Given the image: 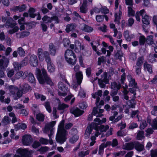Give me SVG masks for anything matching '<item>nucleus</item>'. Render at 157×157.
Listing matches in <instances>:
<instances>
[{
  "mask_svg": "<svg viewBox=\"0 0 157 157\" xmlns=\"http://www.w3.org/2000/svg\"><path fill=\"white\" fill-rule=\"evenodd\" d=\"M37 56L40 61L42 62L44 59L46 62H49L51 59L49 52L47 51H43L42 49L39 48L37 50Z\"/></svg>",
  "mask_w": 157,
  "mask_h": 157,
  "instance_id": "20e7f679",
  "label": "nucleus"
},
{
  "mask_svg": "<svg viewBox=\"0 0 157 157\" xmlns=\"http://www.w3.org/2000/svg\"><path fill=\"white\" fill-rule=\"evenodd\" d=\"M16 25V23L14 22H10L8 21H6L5 25V26L7 28L10 27L11 28H13Z\"/></svg>",
  "mask_w": 157,
  "mask_h": 157,
  "instance_id": "a19ab883",
  "label": "nucleus"
},
{
  "mask_svg": "<svg viewBox=\"0 0 157 157\" xmlns=\"http://www.w3.org/2000/svg\"><path fill=\"white\" fill-rule=\"evenodd\" d=\"M98 111L96 107H94L92 113L89 114L87 117V120L89 121L91 120L92 119L93 115H96L97 114Z\"/></svg>",
  "mask_w": 157,
  "mask_h": 157,
  "instance_id": "7c9ffc66",
  "label": "nucleus"
},
{
  "mask_svg": "<svg viewBox=\"0 0 157 157\" xmlns=\"http://www.w3.org/2000/svg\"><path fill=\"white\" fill-rule=\"evenodd\" d=\"M86 0H83L82 5L80 8V12L84 13H86L87 11V9L86 8V4L87 3Z\"/></svg>",
  "mask_w": 157,
  "mask_h": 157,
  "instance_id": "aec40b11",
  "label": "nucleus"
},
{
  "mask_svg": "<svg viewBox=\"0 0 157 157\" xmlns=\"http://www.w3.org/2000/svg\"><path fill=\"white\" fill-rule=\"evenodd\" d=\"M134 143V147L136 150L139 151H141L143 150L144 148L143 145L137 141H135Z\"/></svg>",
  "mask_w": 157,
  "mask_h": 157,
  "instance_id": "4be33fe9",
  "label": "nucleus"
},
{
  "mask_svg": "<svg viewBox=\"0 0 157 157\" xmlns=\"http://www.w3.org/2000/svg\"><path fill=\"white\" fill-rule=\"evenodd\" d=\"M146 41L148 44L151 45L153 47L154 45H155L153 40V36H152L151 35L147 36V37Z\"/></svg>",
  "mask_w": 157,
  "mask_h": 157,
  "instance_id": "2f4dec72",
  "label": "nucleus"
},
{
  "mask_svg": "<svg viewBox=\"0 0 157 157\" xmlns=\"http://www.w3.org/2000/svg\"><path fill=\"white\" fill-rule=\"evenodd\" d=\"M151 126L153 129H157V118L154 119L151 124Z\"/></svg>",
  "mask_w": 157,
  "mask_h": 157,
  "instance_id": "69168bd1",
  "label": "nucleus"
},
{
  "mask_svg": "<svg viewBox=\"0 0 157 157\" xmlns=\"http://www.w3.org/2000/svg\"><path fill=\"white\" fill-rule=\"evenodd\" d=\"M132 6H129L128 7V15L130 16H134L135 11L132 9Z\"/></svg>",
  "mask_w": 157,
  "mask_h": 157,
  "instance_id": "680f3d73",
  "label": "nucleus"
},
{
  "mask_svg": "<svg viewBox=\"0 0 157 157\" xmlns=\"http://www.w3.org/2000/svg\"><path fill=\"white\" fill-rule=\"evenodd\" d=\"M64 121H62L60 123L58 128V131L56 136L57 141L60 143H63L65 141V136L66 131L64 128Z\"/></svg>",
  "mask_w": 157,
  "mask_h": 157,
  "instance_id": "f03ea898",
  "label": "nucleus"
},
{
  "mask_svg": "<svg viewBox=\"0 0 157 157\" xmlns=\"http://www.w3.org/2000/svg\"><path fill=\"white\" fill-rule=\"evenodd\" d=\"M47 69L48 72L50 73H53L55 71V66L52 63L51 59L49 60V62H47Z\"/></svg>",
  "mask_w": 157,
  "mask_h": 157,
  "instance_id": "a211bd4d",
  "label": "nucleus"
},
{
  "mask_svg": "<svg viewBox=\"0 0 157 157\" xmlns=\"http://www.w3.org/2000/svg\"><path fill=\"white\" fill-rule=\"evenodd\" d=\"M144 67L145 70L147 71L150 73L152 72V67L151 65L146 62H145L144 64Z\"/></svg>",
  "mask_w": 157,
  "mask_h": 157,
  "instance_id": "bb28decb",
  "label": "nucleus"
},
{
  "mask_svg": "<svg viewBox=\"0 0 157 157\" xmlns=\"http://www.w3.org/2000/svg\"><path fill=\"white\" fill-rule=\"evenodd\" d=\"M144 58L143 56H141L138 58L137 59L136 66L137 67H140L143 63Z\"/></svg>",
  "mask_w": 157,
  "mask_h": 157,
  "instance_id": "58836bf2",
  "label": "nucleus"
},
{
  "mask_svg": "<svg viewBox=\"0 0 157 157\" xmlns=\"http://www.w3.org/2000/svg\"><path fill=\"white\" fill-rule=\"evenodd\" d=\"M89 153V150H87L85 151H81L79 153L78 155L79 157H84L85 155H88Z\"/></svg>",
  "mask_w": 157,
  "mask_h": 157,
  "instance_id": "338daca9",
  "label": "nucleus"
},
{
  "mask_svg": "<svg viewBox=\"0 0 157 157\" xmlns=\"http://www.w3.org/2000/svg\"><path fill=\"white\" fill-rule=\"evenodd\" d=\"M35 97L37 99H40L42 101H44L46 99V97L38 93L35 94Z\"/></svg>",
  "mask_w": 157,
  "mask_h": 157,
  "instance_id": "8fccbe9b",
  "label": "nucleus"
},
{
  "mask_svg": "<svg viewBox=\"0 0 157 157\" xmlns=\"http://www.w3.org/2000/svg\"><path fill=\"white\" fill-rule=\"evenodd\" d=\"M109 77L108 76L107 73L106 72L103 73V75H101V78L99 79L103 81L105 83H108L109 82Z\"/></svg>",
  "mask_w": 157,
  "mask_h": 157,
  "instance_id": "cd10ccee",
  "label": "nucleus"
},
{
  "mask_svg": "<svg viewBox=\"0 0 157 157\" xmlns=\"http://www.w3.org/2000/svg\"><path fill=\"white\" fill-rule=\"evenodd\" d=\"M17 52L19 56H25V52L22 47H20L18 48Z\"/></svg>",
  "mask_w": 157,
  "mask_h": 157,
  "instance_id": "864d4df0",
  "label": "nucleus"
},
{
  "mask_svg": "<svg viewBox=\"0 0 157 157\" xmlns=\"http://www.w3.org/2000/svg\"><path fill=\"white\" fill-rule=\"evenodd\" d=\"M144 132L142 131H139L137 133V138L140 140L144 137Z\"/></svg>",
  "mask_w": 157,
  "mask_h": 157,
  "instance_id": "79ce46f5",
  "label": "nucleus"
},
{
  "mask_svg": "<svg viewBox=\"0 0 157 157\" xmlns=\"http://www.w3.org/2000/svg\"><path fill=\"white\" fill-rule=\"evenodd\" d=\"M75 56V54L73 51L70 49L67 50L64 54L65 59L69 57H72Z\"/></svg>",
  "mask_w": 157,
  "mask_h": 157,
  "instance_id": "393cba45",
  "label": "nucleus"
},
{
  "mask_svg": "<svg viewBox=\"0 0 157 157\" xmlns=\"http://www.w3.org/2000/svg\"><path fill=\"white\" fill-rule=\"evenodd\" d=\"M121 87V84L116 82H113L111 83V88L113 90H119Z\"/></svg>",
  "mask_w": 157,
  "mask_h": 157,
  "instance_id": "a878e982",
  "label": "nucleus"
},
{
  "mask_svg": "<svg viewBox=\"0 0 157 157\" xmlns=\"http://www.w3.org/2000/svg\"><path fill=\"white\" fill-rule=\"evenodd\" d=\"M27 128V125L26 124L23 123H19L15 125V128L18 129H24Z\"/></svg>",
  "mask_w": 157,
  "mask_h": 157,
  "instance_id": "37998d69",
  "label": "nucleus"
},
{
  "mask_svg": "<svg viewBox=\"0 0 157 157\" xmlns=\"http://www.w3.org/2000/svg\"><path fill=\"white\" fill-rule=\"evenodd\" d=\"M127 78L129 81V86L131 88L129 89V90L130 89H132L135 90L136 92V89L137 88V83L135 82L134 79L132 78V77L130 75L127 76Z\"/></svg>",
  "mask_w": 157,
  "mask_h": 157,
  "instance_id": "1a4fd4ad",
  "label": "nucleus"
},
{
  "mask_svg": "<svg viewBox=\"0 0 157 157\" xmlns=\"http://www.w3.org/2000/svg\"><path fill=\"white\" fill-rule=\"evenodd\" d=\"M124 36L126 39L128 41L131 40V37L129 35V32L127 30L124 32Z\"/></svg>",
  "mask_w": 157,
  "mask_h": 157,
  "instance_id": "13d9d810",
  "label": "nucleus"
},
{
  "mask_svg": "<svg viewBox=\"0 0 157 157\" xmlns=\"http://www.w3.org/2000/svg\"><path fill=\"white\" fill-rule=\"evenodd\" d=\"M19 30V28L17 26H15L12 29L8 31V33L10 34H12L13 33L17 32Z\"/></svg>",
  "mask_w": 157,
  "mask_h": 157,
  "instance_id": "e2e57ef3",
  "label": "nucleus"
},
{
  "mask_svg": "<svg viewBox=\"0 0 157 157\" xmlns=\"http://www.w3.org/2000/svg\"><path fill=\"white\" fill-rule=\"evenodd\" d=\"M28 79V81L31 83H34L35 81V79L33 75L31 72L29 73Z\"/></svg>",
  "mask_w": 157,
  "mask_h": 157,
  "instance_id": "4c0bfd02",
  "label": "nucleus"
},
{
  "mask_svg": "<svg viewBox=\"0 0 157 157\" xmlns=\"http://www.w3.org/2000/svg\"><path fill=\"white\" fill-rule=\"evenodd\" d=\"M17 91L16 96L14 98V99L15 100H17L18 98H21L23 94H24L23 92L20 88L19 89L18 88V90Z\"/></svg>",
  "mask_w": 157,
  "mask_h": 157,
  "instance_id": "e433bc0d",
  "label": "nucleus"
},
{
  "mask_svg": "<svg viewBox=\"0 0 157 157\" xmlns=\"http://www.w3.org/2000/svg\"><path fill=\"white\" fill-rule=\"evenodd\" d=\"M66 61L70 64L74 65L76 62L77 59L76 56L69 57L65 59Z\"/></svg>",
  "mask_w": 157,
  "mask_h": 157,
  "instance_id": "412c9836",
  "label": "nucleus"
},
{
  "mask_svg": "<svg viewBox=\"0 0 157 157\" xmlns=\"http://www.w3.org/2000/svg\"><path fill=\"white\" fill-rule=\"evenodd\" d=\"M75 50H83L84 49V46L78 40L75 41Z\"/></svg>",
  "mask_w": 157,
  "mask_h": 157,
  "instance_id": "5701e85b",
  "label": "nucleus"
},
{
  "mask_svg": "<svg viewBox=\"0 0 157 157\" xmlns=\"http://www.w3.org/2000/svg\"><path fill=\"white\" fill-rule=\"evenodd\" d=\"M56 124V121H52L50 122L47 123L45 126L44 132L45 133H48L49 132L50 133L48 134V136L49 138V143L50 144H52L53 143V141L51 138V136L54 133L53 127Z\"/></svg>",
  "mask_w": 157,
  "mask_h": 157,
  "instance_id": "7ed1b4c3",
  "label": "nucleus"
},
{
  "mask_svg": "<svg viewBox=\"0 0 157 157\" xmlns=\"http://www.w3.org/2000/svg\"><path fill=\"white\" fill-rule=\"evenodd\" d=\"M134 143L135 141L126 143L123 144L122 146V148L124 150H132L134 148Z\"/></svg>",
  "mask_w": 157,
  "mask_h": 157,
  "instance_id": "4468645a",
  "label": "nucleus"
},
{
  "mask_svg": "<svg viewBox=\"0 0 157 157\" xmlns=\"http://www.w3.org/2000/svg\"><path fill=\"white\" fill-rule=\"evenodd\" d=\"M48 51L49 54L52 56H55L56 53V50L55 46L52 43L49 44Z\"/></svg>",
  "mask_w": 157,
  "mask_h": 157,
  "instance_id": "dca6fc26",
  "label": "nucleus"
},
{
  "mask_svg": "<svg viewBox=\"0 0 157 157\" xmlns=\"http://www.w3.org/2000/svg\"><path fill=\"white\" fill-rule=\"evenodd\" d=\"M13 65L15 69L16 70H18L21 69L22 66L19 63L16 62L13 63Z\"/></svg>",
  "mask_w": 157,
  "mask_h": 157,
  "instance_id": "052dcab7",
  "label": "nucleus"
},
{
  "mask_svg": "<svg viewBox=\"0 0 157 157\" xmlns=\"http://www.w3.org/2000/svg\"><path fill=\"white\" fill-rule=\"evenodd\" d=\"M5 93V92L4 90H0V101L2 102H4L5 96L4 95Z\"/></svg>",
  "mask_w": 157,
  "mask_h": 157,
  "instance_id": "4d7b16f0",
  "label": "nucleus"
},
{
  "mask_svg": "<svg viewBox=\"0 0 157 157\" xmlns=\"http://www.w3.org/2000/svg\"><path fill=\"white\" fill-rule=\"evenodd\" d=\"M10 93L12 95L15 94V92L18 90V87L14 86H10L9 87Z\"/></svg>",
  "mask_w": 157,
  "mask_h": 157,
  "instance_id": "c756f323",
  "label": "nucleus"
},
{
  "mask_svg": "<svg viewBox=\"0 0 157 157\" xmlns=\"http://www.w3.org/2000/svg\"><path fill=\"white\" fill-rule=\"evenodd\" d=\"M58 86L59 89V95L61 96H65L67 95L68 92L67 88L62 82H59V83Z\"/></svg>",
  "mask_w": 157,
  "mask_h": 157,
  "instance_id": "423d86ee",
  "label": "nucleus"
},
{
  "mask_svg": "<svg viewBox=\"0 0 157 157\" xmlns=\"http://www.w3.org/2000/svg\"><path fill=\"white\" fill-rule=\"evenodd\" d=\"M59 101L58 103L57 107V109L58 110H63L66 108H68V105H67L60 102L59 100Z\"/></svg>",
  "mask_w": 157,
  "mask_h": 157,
  "instance_id": "c85d7f7f",
  "label": "nucleus"
},
{
  "mask_svg": "<svg viewBox=\"0 0 157 157\" xmlns=\"http://www.w3.org/2000/svg\"><path fill=\"white\" fill-rule=\"evenodd\" d=\"M36 74L40 83L44 84L45 82L50 85H52L53 83L51 79L48 76L46 70L42 68L41 70L36 68Z\"/></svg>",
  "mask_w": 157,
  "mask_h": 157,
  "instance_id": "f257e3e1",
  "label": "nucleus"
},
{
  "mask_svg": "<svg viewBox=\"0 0 157 157\" xmlns=\"http://www.w3.org/2000/svg\"><path fill=\"white\" fill-rule=\"evenodd\" d=\"M130 92L132 94V98L130 97V99L128 101V106L132 108H134L135 105L136 104V103L135 102L134 100L136 98V93L135 92V90L132 89H130L129 90Z\"/></svg>",
  "mask_w": 157,
  "mask_h": 157,
  "instance_id": "6e6552de",
  "label": "nucleus"
},
{
  "mask_svg": "<svg viewBox=\"0 0 157 157\" xmlns=\"http://www.w3.org/2000/svg\"><path fill=\"white\" fill-rule=\"evenodd\" d=\"M36 11V10L33 8H30L29 10V16L32 18H34L36 16V14L34 13Z\"/></svg>",
  "mask_w": 157,
  "mask_h": 157,
  "instance_id": "473e14b6",
  "label": "nucleus"
},
{
  "mask_svg": "<svg viewBox=\"0 0 157 157\" xmlns=\"http://www.w3.org/2000/svg\"><path fill=\"white\" fill-rule=\"evenodd\" d=\"M99 135L98 133L96 132L95 134V136H93L90 138L91 141L90 143V145L91 146H93L95 143L96 137H97Z\"/></svg>",
  "mask_w": 157,
  "mask_h": 157,
  "instance_id": "f704fd0d",
  "label": "nucleus"
},
{
  "mask_svg": "<svg viewBox=\"0 0 157 157\" xmlns=\"http://www.w3.org/2000/svg\"><path fill=\"white\" fill-rule=\"evenodd\" d=\"M42 20L44 22H45V23H51L52 22L51 17H48L47 15L44 16L42 18Z\"/></svg>",
  "mask_w": 157,
  "mask_h": 157,
  "instance_id": "de8ad7c7",
  "label": "nucleus"
},
{
  "mask_svg": "<svg viewBox=\"0 0 157 157\" xmlns=\"http://www.w3.org/2000/svg\"><path fill=\"white\" fill-rule=\"evenodd\" d=\"M81 29L83 31L87 32H91L93 30L92 28L86 25H84L82 27Z\"/></svg>",
  "mask_w": 157,
  "mask_h": 157,
  "instance_id": "72a5a7b5",
  "label": "nucleus"
},
{
  "mask_svg": "<svg viewBox=\"0 0 157 157\" xmlns=\"http://www.w3.org/2000/svg\"><path fill=\"white\" fill-rule=\"evenodd\" d=\"M106 57L104 56H102L101 57H99L98 59V65H100L101 63H104L106 62Z\"/></svg>",
  "mask_w": 157,
  "mask_h": 157,
  "instance_id": "09e8293b",
  "label": "nucleus"
},
{
  "mask_svg": "<svg viewBox=\"0 0 157 157\" xmlns=\"http://www.w3.org/2000/svg\"><path fill=\"white\" fill-rule=\"evenodd\" d=\"M109 128L108 125L104 126V125H101L99 127V130L101 132H105Z\"/></svg>",
  "mask_w": 157,
  "mask_h": 157,
  "instance_id": "0e129e2a",
  "label": "nucleus"
},
{
  "mask_svg": "<svg viewBox=\"0 0 157 157\" xmlns=\"http://www.w3.org/2000/svg\"><path fill=\"white\" fill-rule=\"evenodd\" d=\"M39 143L40 144H47L49 142L48 140L43 138V137H40L39 140Z\"/></svg>",
  "mask_w": 157,
  "mask_h": 157,
  "instance_id": "bf43d9fd",
  "label": "nucleus"
},
{
  "mask_svg": "<svg viewBox=\"0 0 157 157\" xmlns=\"http://www.w3.org/2000/svg\"><path fill=\"white\" fill-rule=\"evenodd\" d=\"M22 141L24 145H29L32 143L33 140L30 135H26L23 136Z\"/></svg>",
  "mask_w": 157,
  "mask_h": 157,
  "instance_id": "f8f14e48",
  "label": "nucleus"
},
{
  "mask_svg": "<svg viewBox=\"0 0 157 157\" xmlns=\"http://www.w3.org/2000/svg\"><path fill=\"white\" fill-rule=\"evenodd\" d=\"M70 113L77 117L82 115L84 112L83 111L80 110L78 108L73 107L70 109Z\"/></svg>",
  "mask_w": 157,
  "mask_h": 157,
  "instance_id": "ddd939ff",
  "label": "nucleus"
},
{
  "mask_svg": "<svg viewBox=\"0 0 157 157\" xmlns=\"http://www.w3.org/2000/svg\"><path fill=\"white\" fill-rule=\"evenodd\" d=\"M44 105L48 112L49 113H51L52 111V109L50 102L49 101H46L44 103Z\"/></svg>",
  "mask_w": 157,
  "mask_h": 157,
  "instance_id": "49530a36",
  "label": "nucleus"
},
{
  "mask_svg": "<svg viewBox=\"0 0 157 157\" xmlns=\"http://www.w3.org/2000/svg\"><path fill=\"white\" fill-rule=\"evenodd\" d=\"M36 118L38 121H43L44 119V116L42 113H39L36 115Z\"/></svg>",
  "mask_w": 157,
  "mask_h": 157,
  "instance_id": "5fc2aeb1",
  "label": "nucleus"
},
{
  "mask_svg": "<svg viewBox=\"0 0 157 157\" xmlns=\"http://www.w3.org/2000/svg\"><path fill=\"white\" fill-rule=\"evenodd\" d=\"M79 136L77 135H75L71 138L69 140L70 142L72 144H74L78 140Z\"/></svg>",
  "mask_w": 157,
  "mask_h": 157,
  "instance_id": "a18cd8bd",
  "label": "nucleus"
},
{
  "mask_svg": "<svg viewBox=\"0 0 157 157\" xmlns=\"http://www.w3.org/2000/svg\"><path fill=\"white\" fill-rule=\"evenodd\" d=\"M150 155L151 157H157V149L151 150Z\"/></svg>",
  "mask_w": 157,
  "mask_h": 157,
  "instance_id": "774afa93",
  "label": "nucleus"
},
{
  "mask_svg": "<svg viewBox=\"0 0 157 157\" xmlns=\"http://www.w3.org/2000/svg\"><path fill=\"white\" fill-rule=\"evenodd\" d=\"M16 154L19 157H29V152L27 149L19 148L16 151Z\"/></svg>",
  "mask_w": 157,
  "mask_h": 157,
  "instance_id": "0eeeda50",
  "label": "nucleus"
},
{
  "mask_svg": "<svg viewBox=\"0 0 157 157\" xmlns=\"http://www.w3.org/2000/svg\"><path fill=\"white\" fill-rule=\"evenodd\" d=\"M20 89L23 92L24 94H25L31 90V87L26 83H25L20 86Z\"/></svg>",
  "mask_w": 157,
  "mask_h": 157,
  "instance_id": "6ab92c4d",
  "label": "nucleus"
},
{
  "mask_svg": "<svg viewBox=\"0 0 157 157\" xmlns=\"http://www.w3.org/2000/svg\"><path fill=\"white\" fill-rule=\"evenodd\" d=\"M75 76L77 80V84L73 86V87L75 89L77 88L78 85H80L82 82L83 76L82 74L81 71H78L76 73Z\"/></svg>",
  "mask_w": 157,
  "mask_h": 157,
  "instance_id": "9b49d317",
  "label": "nucleus"
},
{
  "mask_svg": "<svg viewBox=\"0 0 157 157\" xmlns=\"http://www.w3.org/2000/svg\"><path fill=\"white\" fill-rule=\"evenodd\" d=\"M5 93V92L4 90H0V101L2 102H4L5 96L4 95Z\"/></svg>",
  "mask_w": 157,
  "mask_h": 157,
  "instance_id": "6e6d98bb",
  "label": "nucleus"
},
{
  "mask_svg": "<svg viewBox=\"0 0 157 157\" xmlns=\"http://www.w3.org/2000/svg\"><path fill=\"white\" fill-rule=\"evenodd\" d=\"M142 17V21L143 24L146 25H149V18L147 15H145V16Z\"/></svg>",
  "mask_w": 157,
  "mask_h": 157,
  "instance_id": "c9c22d12",
  "label": "nucleus"
},
{
  "mask_svg": "<svg viewBox=\"0 0 157 157\" xmlns=\"http://www.w3.org/2000/svg\"><path fill=\"white\" fill-rule=\"evenodd\" d=\"M75 28V26L73 24H68L66 26L65 30L67 33H69L71 31H74Z\"/></svg>",
  "mask_w": 157,
  "mask_h": 157,
  "instance_id": "b1692460",
  "label": "nucleus"
},
{
  "mask_svg": "<svg viewBox=\"0 0 157 157\" xmlns=\"http://www.w3.org/2000/svg\"><path fill=\"white\" fill-rule=\"evenodd\" d=\"M9 59L5 56H2V59H0V67L2 69H6L8 66Z\"/></svg>",
  "mask_w": 157,
  "mask_h": 157,
  "instance_id": "9d476101",
  "label": "nucleus"
},
{
  "mask_svg": "<svg viewBox=\"0 0 157 157\" xmlns=\"http://www.w3.org/2000/svg\"><path fill=\"white\" fill-rule=\"evenodd\" d=\"M94 121L98 123H93L91 124L90 125L88 126L85 131L84 136L85 138H89L90 134L91 133L93 129L94 124L96 126L97 124H100L101 123V121L99 118H96L94 120Z\"/></svg>",
  "mask_w": 157,
  "mask_h": 157,
  "instance_id": "39448f33",
  "label": "nucleus"
},
{
  "mask_svg": "<svg viewBox=\"0 0 157 157\" xmlns=\"http://www.w3.org/2000/svg\"><path fill=\"white\" fill-rule=\"evenodd\" d=\"M10 121V120L7 116H5L2 119V122L4 125H6L9 124Z\"/></svg>",
  "mask_w": 157,
  "mask_h": 157,
  "instance_id": "ea45409f",
  "label": "nucleus"
},
{
  "mask_svg": "<svg viewBox=\"0 0 157 157\" xmlns=\"http://www.w3.org/2000/svg\"><path fill=\"white\" fill-rule=\"evenodd\" d=\"M29 63L32 66L36 67L38 64V61L37 56L34 55H32L30 57Z\"/></svg>",
  "mask_w": 157,
  "mask_h": 157,
  "instance_id": "2eb2a0df",
  "label": "nucleus"
},
{
  "mask_svg": "<svg viewBox=\"0 0 157 157\" xmlns=\"http://www.w3.org/2000/svg\"><path fill=\"white\" fill-rule=\"evenodd\" d=\"M104 16L103 15H97L96 17V19L98 22H102L104 18Z\"/></svg>",
  "mask_w": 157,
  "mask_h": 157,
  "instance_id": "603ef678",
  "label": "nucleus"
},
{
  "mask_svg": "<svg viewBox=\"0 0 157 157\" xmlns=\"http://www.w3.org/2000/svg\"><path fill=\"white\" fill-rule=\"evenodd\" d=\"M121 9H120L118 13H115L114 14L115 19L114 22L119 25L120 23V20L122 15V12L121 11Z\"/></svg>",
  "mask_w": 157,
  "mask_h": 157,
  "instance_id": "f3484780",
  "label": "nucleus"
},
{
  "mask_svg": "<svg viewBox=\"0 0 157 157\" xmlns=\"http://www.w3.org/2000/svg\"><path fill=\"white\" fill-rule=\"evenodd\" d=\"M49 149L48 147L46 146L42 147L38 151L40 153L43 154L48 151Z\"/></svg>",
  "mask_w": 157,
  "mask_h": 157,
  "instance_id": "c03bdc74",
  "label": "nucleus"
},
{
  "mask_svg": "<svg viewBox=\"0 0 157 157\" xmlns=\"http://www.w3.org/2000/svg\"><path fill=\"white\" fill-rule=\"evenodd\" d=\"M9 115L10 117H12V122L13 123L17 121V119L14 113L13 112H10L9 113Z\"/></svg>",
  "mask_w": 157,
  "mask_h": 157,
  "instance_id": "3c124183",
  "label": "nucleus"
}]
</instances>
